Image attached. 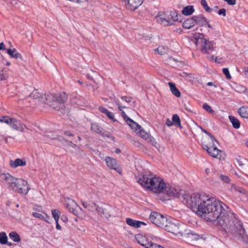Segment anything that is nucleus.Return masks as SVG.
<instances>
[{"label":"nucleus","instance_id":"nucleus-1","mask_svg":"<svg viewBox=\"0 0 248 248\" xmlns=\"http://www.w3.org/2000/svg\"><path fill=\"white\" fill-rule=\"evenodd\" d=\"M182 198L198 215L220 226L223 231L235 217L226 204L204 193L185 194Z\"/></svg>","mask_w":248,"mask_h":248},{"label":"nucleus","instance_id":"nucleus-2","mask_svg":"<svg viewBox=\"0 0 248 248\" xmlns=\"http://www.w3.org/2000/svg\"><path fill=\"white\" fill-rule=\"evenodd\" d=\"M30 97L39 103H46L54 109L60 111L64 108V103L67 100V95L64 92L58 94L48 93L45 94L37 90L31 92Z\"/></svg>","mask_w":248,"mask_h":248},{"label":"nucleus","instance_id":"nucleus-3","mask_svg":"<svg viewBox=\"0 0 248 248\" xmlns=\"http://www.w3.org/2000/svg\"><path fill=\"white\" fill-rule=\"evenodd\" d=\"M137 181L142 187L155 193L164 192L165 183L161 178L150 172H144Z\"/></svg>","mask_w":248,"mask_h":248},{"label":"nucleus","instance_id":"nucleus-4","mask_svg":"<svg viewBox=\"0 0 248 248\" xmlns=\"http://www.w3.org/2000/svg\"><path fill=\"white\" fill-rule=\"evenodd\" d=\"M224 231L233 234L237 239L248 244V235L245 233L242 223L235 217Z\"/></svg>","mask_w":248,"mask_h":248},{"label":"nucleus","instance_id":"nucleus-5","mask_svg":"<svg viewBox=\"0 0 248 248\" xmlns=\"http://www.w3.org/2000/svg\"><path fill=\"white\" fill-rule=\"evenodd\" d=\"M195 45L200 46L201 52L208 55V57L210 60L214 59L213 56L209 54L215 50L216 43L214 41H210L206 39L202 34H200L198 37H195Z\"/></svg>","mask_w":248,"mask_h":248},{"label":"nucleus","instance_id":"nucleus-6","mask_svg":"<svg viewBox=\"0 0 248 248\" xmlns=\"http://www.w3.org/2000/svg\"><path fill=\"white\" fill-rule=\"evenodd\" d=\"M202 131L209 137L207 143L203 144L202 145L203 149L206 150L209 155L212 156L216 158L220 157L219 153H221V151L217 147L215 143V142H217V140L207 130L202 129Z\"/></svg>","mask_w":248,"mask_h":248},{"label":"nucleus","instance_id":"nucleus-7","mask_svg":"<svg viewBox=\"0 0 248 248\" xmlns=\"http://www.w3.org/2000/svg\"><path fill=\"white\" fill-rule=\"evenodd\" d=\"M163 228L174 235H182V228L179 222L173 218L167 219Z\"/></svg>","mask_w":248,"mask_h":248},{"label":"nucleus","instance_id":"nucleus-8","mask_svg":"<svg viewBox=\"0 0 248 248\" xmlns=\"http://www.w3.org/2000/svg\"><path fill=\"white\" fill-rule=\"evenodd\" d=\"M13 191L20 194H27L30 188L28 182L22 179H17Z\"/></svg>","mask_w":248,"mask_h":248},{"label":"nucleus","instance_id":"nucleus-9","mask_svg":"<svg viewBox=\"0 0 248 248\" xmlns=\"http://www.w3.org/2000/svg\"><path fill=\"white\" fill-rule=\"evenodd\" d=\"M2 183L9 189L13 190L18 178H16L9 173H2L0 175Z\"/></svg>","mask_w":248,"mask_h":248},{"label":"nucleus","instance_id":"nucleus-10","mask_svg":"<svg viewBox=\"0 0 248 248\" xmlns=\"http://www.w3.org/2000/svg\"><path fill=\"white\" fill-rule=\"evenodd\" d=\"M150 220L155 225L163 228L167 223V218L162 215L155 212L151 213Z\"/></svg>","mask_w":248,"mask_h":248},{"label":"nucleus","instance_id":"nucleus-11","mask_svg":"<svg viewBox=\"0 0 248 248\" xmlns=\"http://www.w3.org/2000/svg\"><path fill=\"white\" fill-rule=\"evenodd\" d=\"M115 103L117 105L119 110L121 111V115L124 119L132 129L134 130H137L138 129L140 128V126L138 123H136L131 119L129 118L126 115L124 111L122 110L123 108H125V107H122V106L119 103L118 100H115Z\"/></svg>","mask_w":248,"mask_h":248},{"label":"nucleus","instance_id":"nucleus-12","mask_svg":"<svg viewBox=\"0 0 248 248\" xmlns=\"http://www.w3.org/2000/svg\"><path fill=\"white\" fill-rule=\"evenodd\" d=\"M8 125L13 129L20 132H24L25 129H29L26 125L21 124L19 121L15 118H10Z\"/></svg>","mask_w":248,"mask_h":248},{"label":"nucleus","instance_id":"nucleus-13","mask_svg":"<svg viewBox=\"0 0 248 248\" xmlns=\"http://www.w3.org/2000/svg\"><path fill=\"white\" fill-rule=\"evenodd\" d=\"M106 163L107 166L110 169L114 170L119 173H121L122 169L117 164L116 160L109 156L106 157L105 159Z\"/></svg>","mask_w":248,"mask_h":248},{"label":"nucleus","instance_id":"nucleus-14","mask_svg":"<svg viewBox=\"0 0 248 248\" xmlns=\"http://www.w3.org/2000/svg\"><path fill=\"white\" fill-rule=\"evenodd\" d=\"M96 213L102 217L108 218L111 216V208L108 206L103 207L98 205Z\"/></svg>","mask_w":248,"mask_h":248},{"label":"nucleus","instance_id":"nucleus-15","mask_svg":"<svg viewBox=\"0 0 248 248\" xmlns=\"http://www.w3.org/2000/svg\"><path fill=\"white\" fill-rule=\"evenodd\" d=\"M64 202L66 207L69 211L76 215L77 214V208L78 207L77 203L74 200L69 198H65Z\"/></svg>","mask_w":248,"mask_h":248},{"label":"nucleus","instance_id":"nucleus-16","mask_svg":"<svg viewBox=\"0 0 248 248\" xmlns=\"http://www.w3.org/2000/svg\"><path fill=\"white\" fill-rule=\"evenodd\" d=\"M157 21L163 25L168 26L172 25V21L171 20L170 16L166 13H162L158 15L156 17Z\"/></svg>","mask_w":248,"mask_h":248},{"label":"nucleus","instance_id":"nucleus-17","mask_svg":"<svg viewBox=\"0 0 248 248\" xmlns=\"http://www.w3.org/2000/svg\"><path fill=\"white\" fill-rule=\"evenodd\" d=\"M143 2V0H127L125 6L127 9L133 11L140 6Z\"/></svg>","mask_w":248,"mask_h":248},{"label":"nucleus","instance_id":"nucleus-18","mask_svg":"<svg viewBox=\"0 0 248 248\" xmlns=\"http://www.w3.org/2000/svg\"><path fill=\"white\" fill-rule=\"evenodd\" d=\"M135 239L139 244L146 248H149L152 243V242H149L146 237L141 234H136Z\"/></svg>","mask_w":248,"mask_h":248},{"label":"nucleus","instance_id":"nucleus-19","mask_svg":"<svg viewBox=\"0 0 248 248\" xmlns=\"http://www.w3.org/2000/svg\"><path fill=\"white\" fill-rule=\"evenodd\" d=\"M6 52L11 58L15 59L18 61L23 60L22 55L18 53L15 48L7 49H6Z\"/></svg>","mask_w":248,"mask_h":248},{"label":"nucleus","instance_id":"nucleus-20","mask_svg":"<svg viewBox=\"0 0 248 248\" xmlns=\"http://www.w3.org/2000/svg\"><path fill=\"white\" fill-rule=\"evenodd\" d=\"M163 193L167 194L170 197L178 198L180 195V191L174 187H167L165 184V187Z\"/></svg>","mask_w":248,"mask_h":248},{"label":"nucleus","instance_id":"nucleus-21","mask_svg":"<svg viewBox=\"0 0 248 248\" xmlns=\"http://www.w3.org/2000/svg\"><path fill=\"white\" fill-rule=\"evenodd\" d=\"M81 204L84 208L87 209L89 212H96L98 205L93 202H86L81 201Z\"/></svg>","mask_w":248,"mask_h":248},{"label":"nucleus","instance_id":"nucleus-22","mask_svg":"<svg viewBox=\"0 0 248 248\" xmlns=\"http://www.w3.org/2000/svg\"><path fill=\"white\" fill-rule=\"evenodd\" d=\"M195 24H197L201 26H204L207 19L202 15H199L193 16Z\"/></svg>","mask_w":248,"mask_h":248},{"label":"nucleus","instance_id":"nucleus-23","mask_svg":"<svg viewBox=\"0 0 248 248\" xmlns=\"http://www.w3.org/2000/svg\"><path fill=\"white\" fill-rule=\"evenodd\" d=\"M26 165V162L24 160L17 158L15 160H11L10 165L13 168H16L18 166L23 167Z\"/></svg>","mask_w":248,"mask_h":248},{"label":"nucleus","instance_id":"nucleus-24","mask_svg":"<svg viewBox=\"0 0 248 248\" xmlns=\"http://www.w3.org/2000/svg\"><path fill=\"white\" fill-rule=\"evenodd\" d=\"M126 222L128 225L136 228L140 227L141 224L146 225V223L143 222L133 220L129 218H126Z\"/></svg>","mask_w":248,"mask_h":248},{"label":"nucleus","instance_id":"nucleus-25","mask_svg":"<svg viewBox=\"0 0 248 248\" xmlns=\"http://www.w3.org/2000/svg\"><path fill=\"white\" fill-rule=\"evenodd\" d=\"M99 110L103 113L106 114L110 120H112L113 122H115L116 120L114 119V114L108 111L107 109L103 107H99Z\"/></svg>","mask_w":248,"mask_h":248},{"label":"nucleus","instance_id":"nucleus-26","mask_svg":"<svg viewBox=\"0 0 248 248\" xmlns=\"http://www.w3.org/2000/svg\"><path fill=\"white\" fill-rule=\"evenodd\" d=\"M240 116L243 118L248 119V107L242 106L238 110Z\"/></svg>","mask_w":248,"mask_h":248},{"label":"nucleus","instance_id":"nucleus-27","mask_svg":"<svg viewBox=\"0 0 248 248\" xmlns=\"http://www.w3.org/2000/svg\"><path fill=\"white\" fill-rule=\"evenodd\" d=\"M195 25L193 16L190 18L186 20L183 23V27L186 29H189Z\"/></svg>","mask_w":248,"mask_h":248},{"label":"nucleus","instance_id":"nucleus-28","mask_svg":"<svg viewBox=\"0 0 248 248\" xmlns=\"http://www.w3.org/2000/svg\"><path fill=\"white\" fill-rule=\"evenodd\" d=\"M168 84L172 93L175 96L179 97L181 96V93L178 89L176 87L175 84L172 82H169Z\"/></svg>","mask_w":248,"mask_h":248},{"label":"nucleus","instance_id":"nucleus-29","mask_svg":"<svg viewBox=\"0 0 248 248\" xmlns=\"http://www.w3.org/2000/svg\"><path fill=\"white\" fill-rule=\"evenodd\" d=\"M194 11L195 10L193 6L188 5L183 8L182 11V13L185 16H189L192 15L194 13Z\"/></svg>","mask_w":248,"mask_h":248},{"label":"nucleus","instance_id":"nucleus-30","mask_svg":"<svg viewBox=\"0 0 248 248\" xmlns=\"http://www.w3.org/2000/svg\"><path fill=\"white\" fill-rule=\"evenodd\" d=\"M229 118L233 127L234 128L238 129L240 127V122L238 119L236 118L235 117L233 116H229Z\"/></svg>","mask_w":248,"mask_h":248},{"label":"nucleus","instance_id":"nucleus-31","mask_svg":"<svg viewBox=\"0 0 248 248\" xmlns=\"http://www.w3.org/2000/svg\"><path fill=\"white\" fill-rule=\"evenodd\" d=\"M31 88L30 87H25L22 91V95L23 96L20 97L21 99H24L26 97H30Z\"/></svg>","mask_w":248,"mask_h":248},{"label":"nucleus","instance_id":"nucleus-32","mask_svg":"<svg viewBox=\"0 0 248 248\" xmlns=\"http://www.w3.org/2000/svg\"><path fill=\"white\" fill-rule=\"evenodd\" d=\"M9 236L15 242H19L21 241L19 235L16 232H11L9 233Z\"/></svg>","mask_w":248,"mask_h":248},{"label":"nucleus","instance_id":"nucleus-33","mask_svg":"<svg viewBox=\"0 0 248 248\" xmlns=\"http://www.w3.org/2000/svg\"><path fill=\"white\" fill-rule=\"evenodd\" d=\"M199 238V235L192 232L187 233L186 240L189 242H192Z\"/></svg>","mask_w":248,"mask_h":248},{"label":"nucleus","instance_id":"nucleus-34","mask_svg":"<svg viewBox=\"0 0 248 248\" xmlns=\"http://www.w3.org/2000/svg\"><path fill=\"white\" fill-rule=\"evenodd\" d=\"M8 77L7 70L4 68H0V81L6 80Z\"/></svg>","mask_w":248,"mask_h":248},{"label":"nucleus","instance_id":"nucleus-35","mask_svg":"<svg viewBox=\"0 0 248 248\" xmlns=\"http://www.w3.org/2000/svg\"><path fill=\"white\" fill-rule=\"evenodd\" d=\"M172 121L175 125L178 126L180 128H182L180 119L177 114H173L172 115Z\"/></svg>","mask_w":248,"mask_h":248},{"label":"nucleus","instance_id":"nucleus-36","mask_svg":"<svg viewBox=\"0 0 248 248\" xmlns=\"http://www.w3.org/2000/svg\"><path fill=\"white\" fill-rule=\"evenodd\" d=\"M141 127L138 129L137 130H135V131H137V134L142 138L145 140H147L149 138V135L147 132H146L145 131L141 129Z\"/></svg>","mask_w":248,"mask_h":248},{"label":"nucleus","instance_id":"nucleus-37","mask_svg":"<svg viewBox=\"0 0 248 248\" xmlns=\"http://www.w3.org/2000/svg\"><path fill=\"white\" fill-rule=\"evenodd\" d=\"M154 51L155 53H157L159 55H163L167 53L168 48L167 47L161 46L155 49Z\"/></svg>","mask_w":248,"mask_h":248},{"label":"nucleus","instance_id":"nucleus-38","mask_svg":"<svg viewBox=\"0 0 248 248\" xmlns=\"http://www.w3.org/2000/svg\"><path fill=\"white\" fill-rule=\"evenodd\" d=\"M8 237L5 232H0V243L2 245L7 244Z\"/></svg>","mask_w":248,"mask_h":248},{"label":"nucleus","instance_id":"nucleus-39","mask_svg":"<svg viewBox=\"0 0 248 248\" xmlns=\"http://www.w3.org/2000/svg\"><path fill=\"white\" fill-rule=\"evenodd\" d=\"M91 129L94 132L97 134H102V128L96 124H92L91 125Z\"/></svg>","mask_w":248,"mask_h":248},{"label":"nucleus","instance_id":"nucleus-40","mask_svg":"<svg viewBox=\"0 0 248 248\" xmlns=\"http://www.w3.org/2000/svg\"><path fill=\"white\" fill-rule=\"evenodd\" d=\"M51 213L52 216L55 221H58L61 215L60 211L58 209H53L52 210Z\"/></svg>","mask_w":248,"mask_h":248},{"label":"nucleus","instance_id":"nucleus-41","mask_svg":"<svg viewBox=\"0 0 248 248\" xmlns=\"http://www.w3.org/2000/svg\"><path fill=\"white\" fill-rule=\"evenodd\" d=\"M231 189L232 191H238L240 193L246 194V190L243 188L235 185H232Z\"/></svg>","mask_w":248,"mask_h":248},{"label":"nucleus","instance_id":"nucleus-42","mask_svg":"<svg viewBox=\"0 0 248 248\" xmlns=\"http://www.w3.org/2000/svg\"><path fill=\"white\" fill-rule=\"evenodd\" d=\"M201 4L206 12L210 13L212 11V9L208 6L206 0H201Z\"/></svg>","mask_w":248,"mask_h":248},{"label":"nucleus","instance_id":"nucleus-43","mask_svg":"<svg viewBox=\"0 0 248 248\" xmlns=\"http://www.w3.org/2000/svg\"><path fill=\"white\" fill-rule=\"evenodd\" d=\"M168 15V16H170V17L172 21V25L173 24L174 21H176L178 20L177 14L175 11L170 12V14Z\"/></svg>","mask_w":248,"mask_h":248},{"label":"nucleus","instance_id":"nucleus-44","mask_svg":"<svg viewBox=\"0 0 248 248\" xmlns=\"http://www.w3.org/2000/svg\"><path fill=\"white\" fill-rule=\"evenodd\" d=\"M10 117L7 115H1L0 116V123H3L8 125Z\"/></svg>","mask_w":248,"mask_h":248},{"label":"nucleus","instance_id":"nucleus-45","mask_svg":"<svg viewBox=\"0 0 248 248\" xmlns=\"http://www.w3.org/2000/svg\"><path fill=\"white\" fill-rule=\"evenodd\" d=\"M32 215L33 217L35 218H39L42 220L45 221L46 222H48L45 217L39 213L33 212Z\"/></svg>","mask_w":248,"mask_h":248},{"label":"nucleus","instance_id":"nucleus-46","mask_svg":"<svg viewBox=\"0 0 248 248\" xmlns=\"http://www.w3.org/2000/svg\"><path fill=\"white\" fill-rule=\"evenodd\" d=\"M219 178L224 182L226 183H230L231 180L230 178L226 175H224L222 174H219L218 175Z\"/></svg>","mask_w":248,"mask_h":248},{"label":"nucleus","instance_id":"nucleus-47","mask_svg":"<svg viewBox=\"0 0 248 248\" xmlns=\"http://www.w3.org/2000/svg\"><path fill=\"white\" fill-rule=\"evenodd\" d=\"M203 108L204 110H205L208 112H209L211 113H213L214 112V110H213L212 109L211 107L206 103H205L204 104H203Z\"/></svg>","mask_w":248,"mask_h":248},{"label":"nucleus","instance_id":"nucleus-48","mask_svg":"<svg viewBox=\"0 0 248 248\" xmlns=\"http://www.w3.org/2000/svg\"><path fill=\"white\" fill-rule=\"evenodd\" d=\"M223 74L226 76L228 79H231L232 77L230 74L229 69L227 68H224L222 70Z\"/></svg>","mask_w":248,"mask_h":248},{"label":"nucleus","instance_id":"nucleus-49","mask_svg":"<svg viewBox=\"0 0 248 248\" xmlns=\"http://www.w3.org/2000/svg\"><path fill=\"white\" fill-rule=\"evenodd\" d=\"M163 247L152 242L149 248H162Z\"/></svg>","mask_w":248,"mask_h":248},{"label":"nucleus","instance_id":"nucleus-50","mask_svg":"<svg viewBox=\"0 0 248 248\" xmlns=\"http://www.w3.org/2000/svg\"><path fill=\"white\" fill-rule=\"evenodd\" d=\"M121 99L124 101L126 102L129 103L132 100V98L131 97H128V96H123L121 97Z\"/></svg>","mask_w":248,"mask_h":248},{"label":"nucleus","instance_id":"nucleus-51","mask_svg":"<svg viewBox=\"0 0 248 248\" xmlns=\"http://www.w3.org/2000/svg\"><path fill=\"white\" fill-rule=\"evenodd\" d=\"M218 14L219 15H222L223 16H225L226 15V10L224 8L220 9L218 12Z\"/></svg>","mask_w":248,"mask_h":248},{"label":"nucleus","instance_id":"nucleus-52","mask_svg":"<svg viewBox=\"0 0 248 248\" xmlns=\"http://www.w3.org/2000/svg\"><path fill=\"white\" fill-rule=\"evenodd\" d=\"M226 2L229 5H233L236 3V0H223Z\"/></svg>","mask_w":248,"mask_h":248},{"label":"nucleus","instance_id":"nucleus-53","mask_svg":"<svg viewBox=\"0 0 248 248\" xmlns=\"http://www.w3.org/2000/svg\"><path fill=\"white\" fill-rule=\"evenodd\" d=\"M4 140L6 143L8 142L7 138L4 135V134H0V140Z\"/></svg>","mask_w":248,"mask_h":248},{"label":"nucleus","instance_id":"nucleus-54","mask_svg":"<svg viewBox=\"0 0 248 248\" xmlns=\"http://www.w3.org/2000/svg\"><path fill=\"white\" fill-rule=\"evenodd\" d=\"M238 88L239 89V92H241V93H243V92H245L247 89L245 87L243 86H239L238 87Z\"/></svg>","mask_w":248,"mask_h":248},{"label":"nucleus","instance_id":"nucleus-55","mask_svg":"<svg viewBox=\"0 0 248 248\" xmlns=\"http://www.w3.org/2000/svg\"><path fill=\"white\" fill-rule=\"evenodd\" d=\"M166 124L168 126H171L173 124V122L170 119H167L166 120Z\"/></svg>","mask_w":248,"mask_h":248},{"label":"nucleus","instance_id":"nucleus-56","mask_svg":"<svg viewBox=\"0 0 248 248\" xmlns=\"http://www.w3.org/2000/svg\"><path fill=\"white\" fill-rule=\"evenodd\" d=\"M203 27H207L208 28H211V29H214V28L210 25L208 20L206 21Z\"/></svg>","mask_w":248,"mask_h":248},{"label":"nucleus","instance_id":"nucleus-57","mask_svg":"<svg viewBox=\"0 0 248 248\" xmlns=\"http://www.w3.org/2000/svg\"><path fill=\"white\" fill-rule=\"evenodd\" d=\"M52 135H53L52 133H49L48 134H47L46 135V136L48 137V138H50V139H53V140H55V139H57V137L51 136H52Z\"/></svg>","mask_w":248,"mask_h":248},{"label":"nucleus","instance_id":"nucleus-58","mask_svg":"<svg viewBox=\"0 0 248 248\" xmlns=\"http://www.w3.org/2000/svg\"><path fill=\"white\" fill-rule=\"evenodd\" d=\"M5 46L3 43H0V50H5Z\"/></svg>","mask_w":248,"mask_h":248},{"label":"nucleus","instance_id":"nucleus-59","mask_svg":"<svg viewBox=\"0 0 248 248\" xmlns=\"http://www.w3.org/2000/svg\"><path fill=\"white\" fill-rule=\"evenodd\" d=\"M64 133L65 135L68 136H73V135L70 131H65L64 132Z\"/></svg>","mask_w":248,"mask_h":248},{"label":"nucleus","instance_id":"nucleus-60","mask_svg":"<svg viewBox=\"0 0 248 248\" xmlns=\"http://www.w3.org/2000/svg\"><path fill=\"white\" fill-rule=\"evenodd\" d=\"M61 220H62L64 222H66L68 220V219L66 216H62L61 218Z\"/></svg>","mask_w":248,"mask_h":248},{"label":"nucleus","instance_id":"nucleus-61","mask_svg":"<svg viewBox=\"0 0 248 248\" xmlns=\"http://www.w3.org/2000/svg\"><path fill=\"white\" fill-rule=\"evenodd\" d=\"M68 144L71 145L73 147H76L77 146L76 144L73 143L72 141H68Z\"/></svg>","mask_w":248,"mask_h":248},{"label":"nucleus","instance_id":"nucleus-62","mask_svg":"<svg viewBox=\"0 0 248 248\" xmlns=\"http://www.w3.org/2000/svg\"><path fill=\"white\" fill-rule=\"evenodd\" d=\"M56 229L57 230H61V227L60 225V224H59L58 221L56 222Z\"/></svg>","mask_w":248,"mask_h":248},{"label":"nucleus","instance_id":"nucleus-63","mask_svg":"<svg viewBox=\"0 0 248 248\" xmlns=\"http://www.w3.org/2000/svg\"><path fill=\"white\" fill-rule=\"evenodd\" d=\"M210 168H207L205 170V173L206 175H208V174L210 173Z\"/></svg>","mask_w":248,"mask_h":248},{"label":"nucleus","instance_id":"nucleus-64","mask_svg":"<svg viewBox=\"0 0 248 248\" xmlns=\"http://www.w3.org/2000/svg\"><path fill=\"white\" fill-rule=\"evenodd\" d=\"M115 152L116 154H119L121 152V150L119 148H117L116 149Z\"/></svg>","mask_w":248,"mask_h":248}]
</instances>
